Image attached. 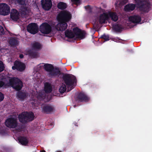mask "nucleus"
I'll return each instance as SVG.
<instances>
[{
  "instance_id": "f257e3e1",
  "label": "nucleus",
  "mask_w": 152,
  "mask_h": 152,
  "mask_svg": "<svg viewBox=\"0 0 152 152\" xmlns=\"http://www.w3.org/2000/svg\"><path fill=\"white\" fill-rule=\"evenodd\" d=\"M72 18V15L66 10H64L59 12L57 16L59 23L56 26V29L58 31H63L67 28V22Z\"/></svg>"
},
{
  "instance_id": "2f4dec72",
  "label": "nucleus",
  "mask_w": 152,
  "mask_h": 152,
  "mask_svg": "<svg viewBox=\"0 0 152 152\" xmlns=\"http://www.w3.org/2000/svg\"><path fill=\"white\" fill-rule=\"evenodd\" d=\"M122 28L121 26L118 24L115 25L114 27L115 30L117 32H120Z\"/></svg>"
},
{
  "instance_id": "37998d69",
  "label": "nucleus",
  "mask_w": 152,
  "mask_h": 152,
  "mask_svg": "<svg viewBox=\"0 0 152 152\" xmlns=\"http://www.w3.org/2000/svg\"><path fill=\"white\" fill-rule=\"evenodd\" d=\"M24 56L23 54H20L19 55V57L20 58H23Z\"/></svg>"
},
{
  "instance_id": "f704fd0d",
  "label": "nucleus",
  "mask_w": 152,
  "mask_h": 152,
  "mask_svg": "<svg viewBox=\"0 0 152 152\" xmlns=\"http://www.w3.org/2000/svg\"><path fill=\"white\" fill-rule=\"evenodd\" d=\"M71 1L72 4L77 5H78L81 4L80 0H71Z\"/></svg>"
},
{
  "instance_id": "f03ea898",
  "label": "nucleus",
  "mask_w": 152,
  "mask_h": 152,
  "mask_svg": "<svg viewBox=\"0 0 152 152\" xmlns=\"http://www.w3.org/2000/svg\"><path fill=\"white\" fill-rule=\"evenodd\" d=\"M43 67L45 70L48 72V75L49 77L54 78L58 77L61 74L58 68L54 67L51 64H45Z\"/></svg>"
},
{
  "instance_id": "ddd939ff",
  "label": "nucleus",
  "mask_w": 152,
  "mask_h": 152,
  "mask_svg": "<svg viewBox=\"0 0 152 152\" xmlns=\"http://www.w3.org/2000/svg\"><path fill=\"white\" fill-rule=\"evenodd\" d=\"M89 98L84 93H79L76 98V100L79 102H88L89 100Z\"/></svg>"
},
{
  "instance_id": "20e7f679",
  "label": "nucleus",
  "mask_w": 152,
  "mask_h": 152,
  "mask_svg": "<svg viewBox=\"0 0 152 152\" xmlns=\"http://www.w3.org/2000/svg\"><path fill=\"white\" fill-rule=\"evenodd\" d=\"M34 115L32 112H22L18 116V118L20 122L26 124L32 121L34 119Z\"/></svg>"
},
{
  "instance_id": "1a4fd4ad",
  "label": "nucleus",
  "mask_w": 152,
  "mask_h": 152,
  "mask_svg": "<svg viewBox=\"0 0 152 152\" xmlns=\"http://www.w3.org/2000/svg\"><path fill=\"white\" fill-rule=\"evenodd\" d=\"M27 29L29 33L35 34L38 31V26L36 23H31L28 25L27 27Z\"/></svg>"
},
{
  "instance_id": "b1692460",
  "label": "nucleus",
  "mask_w": 152,
  "mask_h": 152,
  "mask_svg": "<svg viewBox=\"0 0 152 152\" xmlns=\"http://www.w3.org/2000/svg\"><path fill=\"white\" fill-rule=\"evenodd\" d=\"M109 15L112 20L116 22L118 20V17L116 13L111 12L109 13Z\"/></svg>"
},
{
  "instance_id": "f3484780",
  "label": "nucleus",
  "mask_w": 152,
  "mask_h": 152,
  "mask_svg": "<svg viewBox=\"0 0 152 152\" xmlns=\"http://www.w3.org/2000/svg\"><path fill=\"white\" fill-rule=\"evenodd\" d=\"M8 42L12 46H16L18 45L19 42L16 37H11L9 40Z\"/></svg>"
},
{
  "instance_id": "de8ad7c7",
  "label": "nucleus",
  "mask_w": 152,
  "mask_h": 152,
  "mask_svg": "<svg viewBox=\"0 0 152 152\" xmlns=\"http://www.w3.org/2000/svg\"><path fill=\"white\" fill-rule=\"evenodd\" d=\"M125 1H127L126 0H125Z\"/></svg>"
},
{
  "instance_id": "49530a36",
  "label": "nucleus",
  "mask_w": 152,
  "mask_h": 152,
  "mask_svg": "<svg viewBox=\"0 0 152 152\" xmlns=\"http://www.w3.org/2000/svg\"><path fill=\"white\" fill-rule=\"evenodd\" d=\"M76 106V105H75L74 106V107H75Z\"/></svg>"
},
{
  "instance_id": "0eeeda50",
  "label": "nucleus",
  "mask_w": 152,
  "mask_h": 152,
  "mask_svg": "<svg viewBox=\"0 0 152 152\" xmlns=\"http://www.w3.org/2000/svg\"><path fill=\"white\" fill-rule=\"evenodd\" d=\"M39 31L43 34H49L52 31V26L47 23H43L39 26Z\"/></svg>"
},
{
  "instance_id": "58836bf2",
  "label": "nucleus",
  "mask_w": 152,
  "mask_h": 152,
  "mask_svg": "<svg viewBox=\"0 0 152 152\" xmlns=\"http://www.w3.org/2000/svg\"><path fill=\"white\" fill-rule=\"evenodd\" d=\"M17 2L20 4L25 5V0H17Z\"/></svg>"
},
{
  "instance_id": "423d86ee",
  "label": "nucleus",
  "mask_w": 152,
  "mask_h": 152,
  "mask_svg": "<svg viewBox=\"0 0 152 152\" xmlns=\"http://www.w3.org/2000/svg\"><path fill=\"white\" fill-rule=\"evenodd\" d=\"M9 83L10 85L17 91L20 90L23 87L22 81L18 78H11L9 79Z\"/></svg>"
},
{
  "instance_id": "c03bdc74",
  "label": "nucleus",
  "mask_w": 152,
  "mask_h": 152,
  "mask_svg": "<svg viewBox=\"0 0 152 152\" xmlns=\"http://www.w3.org/2000/svg\"><path fill=\"white\" fill-rule=\"evenodd\" d=\"M40 152H46V151L45 150H43L42 151H41Z\"/></svg>"
},
{
  "instance_id": "cd10ccee",
  "label": "nucleus",
  "mask_w": 152,
  "mask_h": 152,
  "mask_svg": "<svg viewBox=\"0 0 152 152\" xmlns=\"http://www.w3.org/2000/svg\"><path fill=\"white\" fill-rule=\"evenodd\" d=\"M67 7L66 4L63 2H60L57 4V7L59 9L63 10Z\"/></svg>"
},
{
  "instance_id": "a18cd8bd",
  "label": "nucleus",
  "mask_w": 152,
  "mask_h": 152,
  "mask_svg": "<svg viewBox=\"0 0 152 152\" xmlns=\"http://www.w3.org/2000/svg\"><path fill=\"white\" fill-rule=\"evenodd\" d=\"M57 152H61V151H58Z\"/></svg>"
},
{
  "instance_id": "bb28decb",
  "label": "nucleus",
  "mask_w": 152,
  "mask_h": 152,
  "mask_svg": "<svg viewBox=\"0 0 152 152\" xmlns=\"http://www.w3.org/2000/svg\"><path fill=\"white\" fill-rule=\"evenodd\" d=\"M32 48L33 49L39 50L41 48L42 46L39 43L36 42L33 44Z\"/></svg>"
},
{
  "instance_id": "6e6552de",
  "label": "nucleus",
  "mask_w": 152,
  "mask_h": 152,
  "mask_svg": "<svg viewBox=\"0 0 152 152\" xmlns=\"http://www.w3.org/2000/svg\"><path fill=\"white\" fill-rule=\"evenodd\" d=\"M18 124L17 119L13 117L7 118L5 121V126L10 128H15L17 127Z\"/></svg>"
},
{
  "instance_id": "2eb2a0df",
  "label": "nucleus",
  "mask_w": 152,
  "mask_h": 152,
  "mask_svg": "<svg viewBox=\"0 0 152 152\" xmlns=\"http://www.w3.org/2000/svg\"><path fill=\"white\" fill-rule=\"evenodd\" d=\"M73 31L75 35L78 38L82 39L85 36V33L83 31H82L80 29L76 27L73 29Z\"/></svg>"
},
{
  "instance_id": "4468645a",
  "label": "nucleus",
  "mask_w": 152,
  "mask_h": 152,
  "mask_svg": "<svg viewBox=\"0 0 152 152\" xmlns=\"http://www.w3.org/2000/svg\"><path fill=\"white\" fill-rule=\"evenodd\" d=\"M10 18L13 21H16L19 18V13L17 10L12 9L10 12Z\"/></svg>"
},
{
  "instance_id": "aec40b11",
  "label": "nucleus",
  "mask_w": 152,
  "mask_h": 152,
  "mask_svg": "<svg viewBox=\"0 0 152 152\" xmlns=\"http://www.w3.org/2000/svg\"><path fill=\"white\" fill-rule=\"evenodd\" d=\"M108 18V15L106 13H103L100 15L99 17V22L101 24L104 23Z\"/></svg>"
},
{
  "instance_id": "72a5a7b5",
  "label": "nucleus",
  "mask_w": 152,
  "mask_h": 152,
  "mask_svg": "<svg viewBox=\"0 0 152 152\" xmlns=\"http://www.w3.org/2000/svg\"><path fill=\"white\" fill-rule=\"evenodd\" d=\"M43 94L42 92H39L37 95V99L40 101L42 100L43 99Z\"/></svg>"
},
{
  "instance_id": "9b49d317",
  "label": "nucleus",
  "mask_w": 152,
  "mask_h": 152,
  "mask_svg": "<svg viewBox=\"0 0 152 152\" xmlns=\"http://www.w3.org/2000/svg\"><path fill=\"white\" fill-rule=\"evenodd\" d=\"M26 68L25 64L21 62L16 61L14 64V66L12 67L13 70L17 69V70L22 72Z\"/></svg>"
},
{
  "instance_id": "7ed1b4c3",
  "label": "nucleus",
  "mask_w": 152,
  "mask_h": 152,
  "mask_svg": "<svg viewBox=\"0 0 152 152\" xmlns=\"http://www.w3.org/2000/svg\"><path fill=\"white\" fill-rule=\"evenodd\" d=\"M62 74L63 80L66 85L68 86L67 92L69 91L74 88V83H76V78L72 75L63 73Z\"/></svg>"
},
{
  "instance_id": "f8f14e48",
  "label": "nucleus",
  "mask_w": 152,
  "mask_h": 152,
  "mask_svg": "<svg viewBox=\"0 0 152 152\" xmlns=\"http://www.w3.org/2000/svg\"><path fill=\"white\" fill-rule=\"evenodd\" d=\"M41 2L42 8L45 10H49L52 7L51 0H42Z\"/></svg>"
},
{
  "instance_id": "4c0bfd02",
  "label": "nucleus",
  "mask_w": 152,
  "mask_h": 152,
  "mask_svg": "<svg viewBox=\"0 0 152 152\" xmlns=\"http://www.w3.org/2000/svg\"><path fill=\"white\" fill-rule=\"evenodd\" d=\"M4 29L0 25V36L4 35Z\"/></svg>"
},
{
  "instance_id": "7c9ffc66",
  "label": "nucleus",
  "mask_w": 152,
  "mask_h": 152,
  "mask_svg": "<svg viewBox=\"0 0 152 152\" xmlns=\"http://www.w3.org/2000/svg\"><path fill=\"white\" fill-rule=\"evenodd\" d=\"M66 88L65 84L62 85L59 89V91L61 94L64 93L66 91Z\"/></svg>"
},
{
  "instance_id": "393cba45",
  "label": "nucleus",
  "mask_w": 152,
  "mask_h": 152,
  "mask_svg": "<svg viewBox=\"0 0 152 152\" xmlns=\"http://www.w3.org/2000/svg\"><path fill=\"white\" fill-rule=\"evenodd\" d=\"M29 56L32 58H36L38 57V53L33 50H30L28 51Z\"/></svg>"
},
{
  "instance_id": "4be33fe9",
  "label": "nucleus",
  "mask_w": 152,
  "mask_h": 152,
  "mask_svg": "<svg viewBox=\"0 0 152 152\" xmlns=\"http://www.w3.org/2000/svg\"><path fill=\"white\" fill-rule=\"evenodd\" d=\"M44 90L46 93H50L52 91V88L50 84L48 83H45Z\"/></svg>"
},
{
  "instance_id": "a19ab883",
  "label": "nucleus",
  "mask_w": 152,
  "mask_h": 152,
  "mask_svg": "<svg viewBox=\"0 0 152 152\" xmlns=\"http://www.w3.org/2000/svg\"><path fill=\"white\" fill-rule=\"evenodd\" d=\"M85 8L86 10H91L90 7L89 5L85 6Z\"/></svg>"
},
{
  "instance_id": "79ce46f5",
  "label": "nucleus",
  "mask_w": 152,
  "mask_h": 152,
  "mask_svg": "<svg viewBox=\"0 0 152 152\" xmlns=\"http://www.w3.org/2000/svg\"><path fill=\"white\" fill-rule=\"evenodd\" d=\"M5 133V131L4 130L1 129L0 128V134H3Z\"/></svg>"
},
{
  "instance_id": "6ab92c4d",
  "label": "nucleus",
  "mask_w": 152,
  "mask_h": 152,
  "mask_svg": "<svg viewBox=\"0 0 152 152\" xmlns=\"http://www.w3.org/2000/svg\"><path fill=\"white\" fill-rule=\"evenodd\" d=\"M136 7V5L133 4H128L124 7V9L125 11L130 12L134 10Z\"/></svg>"
},
{
  "instance_id": "9d476101",
  "label": "nucleus",
  "mask_w": 152,
  "mask_h": 152,
  "mask_svg": "<svg viewBox=\"0 0 152 152\" xmlns=\"http://www.w3.org/2000/svg\"><path fill=\"white\" fill-rule=\"evenodd\" d=\"M10 12V8L8 4L5 3L0 4V15H6Z\"/></svg>"
},
{
  "instance_id": "c756f323",
  "label": "nucleus",
  "mask_w": 152,
  "mask_h": 152,
  "mask_svg": "<svg viewBox=\"0 0 152 152\" xmlns=\"http://www.w3.org/2000/svg\"><path fill=\"white\" fill-rule=\"evenodd\" d=\"M5 79L3 78L2 80H0V88L5 87L7 86V83L5 82Z\"/></svg>"
},
{
  "instance_id": "39448f33",
  "label": "nucleus",
  "mask_w": 152,
  "mask_h": 152,
  "mask_svg": "<svg viewBox=\"0 0 152 152\" xmlns=\"http://www.w3.org/2000/svg\"><path fill=\"white\" fill-rule=\"evenodd\" d=\"M136 2L140 11L148 12L151 8L150 2L148 0H137Z\"/></svg>"
},
{
  "instance_id": "a211bd4d",
  "label": "nucleus",
  "mask_w": 152,
  "mask_h": 152,
  "mask_svg": "<svg viewBox=\"0 0 152 152\" xmlns=\"http://www.w3.org/2000/svg\"><path fill=\"white\" fill-rule=\"evenodd\" d=\"M53 107L49 105L45 106L43 107V112L47 114H50L54 110Z\"/></svg>"
},
{
  "instance_id": "ea45409f",
  "label": "nucleus",
  "mask_w": 152,
  "mask_h": 152,
  "mask_svg": "<svg viewBox=\"0 0 152 152\" xmlns=\"http://www.w3.org/2000/svg\"><path fill=\"white\" fill-rule=\"evenodd\" d=\"M4 98V95L0 92V102L2 101Z\"/></svg>"
},
{
  "instance_id": "c9c22d12",
  "label": "nucleus",
  "mask_w": 152,
  "mask_h": 152,
  "mask_svg": "<svg viewBox=\"0 0 152 152\" xmlns=\"http://www.w3.org/2000/svg\"><path fill=\"white\" fill-rule=\"evenodd\" d=\"M4 66L3 62L0 61V72L3 71L4 70Z\"/></svg>"
},
{
  "instance_id": "a878e982",
  "label": "nucleus",
  "mask_w": 152,
  "mask_h": 152,
  "mask_svg": "<svg viewBox=\"0 0 152 152\" xmlns=\"http://www.w3.org/2000/svg\"><path fill=\"white\" fill-rule=\"evenodd\" d=\"M17 97L20 99L23 100L26 97V94L25 92L19 91L18 92Z\"/></svg>"
},
{
  "instance_id": "5701e85b",
  "label": "nucleus",
  "mask_w": 152,
  "mask_h": 152,
  "mask_svg": "<svg viewBox=\"0 0 152 152\" xmlns=\"http://www.w3.org/2000/svg\"><path fill=\"white\" fill-rule=\"evenodd\" d=\"M65 36L69 38H74L75 35V33L71 31H69L68 29L66 30L65 31Z\"/></svg>"
},
{
  "instance_id": "c85d7f7f",
  "label": "nucleus",
  "mask_w": 152,
  "mask_h": 152,
  "mask_svg": "<svg viewBox=\"0 0 152 152\" xmlns=\"http://www.w3.org/2000/svg\"><path fill=\"white\" fill-rule=\"evenodd\" d=\"M28 10L25 7L21 10V15L22 17H25L28 15Z\"/></svg>"
},
{
  "instance_id": "412c9836",
  "label": "nucleus",
  "mask_w": 152,
  "mask_h": 152,
  "mask_svg": "<svg viewBox=\"0 0 152 152\" xmlns=\"http://www.w3.org/2000/svg\"><path fill=\"white\" fill-rule=\"evenodd\" d=\"M18 140L19 142L23 145H26L28 142V140L26 137L20 136L18 138Z\"/></svg>"
},
{
  "instance_id": "473e14b6",
  "label": "nucleus",
  "mask_w": 152,
  "mask_h": 152,
  "mask_svg": "<svg viewBox=\"0 0 152 152\" xmlns=\"http://www.w3.org/2000/svg\"><path fill=\"white\" fill-rule=\"evenodd\" d=\"M100 38L104 39L105 41H108L109 40V37L108 35H106L104 34L102 35L100 37Z\"/></svg>"
},
{
  "instance_id": "dca6fc26",
  "label": "nucleus",
  "mask_w": 152,
  "mask_h": 152,
  "mask_svg": "<svg viewBox=\"0 0 152 152\" xmlns=\"http://www.w3.org/2000/svg\"><path fill=\"white\" fill-rule=\"evenodd\" d=\"M129 20L134 23H138L141 20V17L139 15H134L129 18Z\"/></svg>"
},
{
  "instance_id": "e433bc0d",
  "label": "nucleus",
  "mask_w": 152,
  "mask_h": 152,
  "mask_svg": "<svg viewBox=\"0 0 152 152\" xmlns=\"http://www.w3.org/2000/svg\"><path fill=\"white\" fill-rule=\"evenodd\" d=\"M23 126L22 124L18 125L17 127L16 128V130L19 132L21 131L23 129Z\"/></svg>"
}]
</instances>
